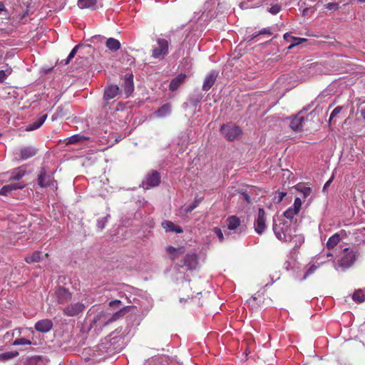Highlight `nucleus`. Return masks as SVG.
<instances>
[{"instance_id":"48","label":"nucleus","mask_w":365,"mask_h":365,"mask_svg":"<svg viewBox=\"0 0 365 365\" xmlns=\"http://www.w3.org/2000/svg\"><path fill=\"white\" fill-rule=\"evenodd\" d=\"M7 76L8 75L5 73L4 71L0 70V83H4Z\"/></svg>"},{"instance_id":"23","label":"nucleus","mask_w":365,"mask_h":365,"mask_svg":"<svg viewBox=\"0 0 365 365\" xmlns=\"http://www.w3.org/2000/svg\"><path fill=\"white\" fill-rule=\"evenodd\" d=\"M24 185L21 183H16L14 185H4L1 190H0V194L1 195H7L9 192H10L12 190H16L17 189H22L24 187Z\"/></svg>"},{"instance_id":"11","label":"nucleus","mask_w":365,"mask_h":365,"mask_svg":"<svg viewBox=\"0 0 365 365\" xmlns=\"http://www.w3.org/2000/svg\"><path fill=\"white\" fill-rule=\"evenodd\" d=\"M125 93L129 96L134 91L133 75L132 73H126L124 77V81L122 85Z\"/></svg>"},{"instance_id":"33","label":"nucleus","mask_w":365,"mask_h":365,"mask_svg":"<svg viewBox=\"0 0 365 365\" xmlns=\"http://www.w3.org/2000/svg\"><path fill=\"white\" fill-rule=\"evenodd\" d=\"M201 200H202L201 198L195 197L194 202L185 208V212L187 214L190 213L192 210H194L199 205V204L201 202Z\"/></svg>"},{"instance_id":"36","label":"nucleus","mask_w":365,"mask_h":365,"mask_svg":"<svg viewBox=\"0 0 365 365\" xmlns=\"http://www.w3.org/2000/svg\"><path fill=\"white\" fill-rule=\"evenodd\" d=\"M80 46H81L79 44H78L71 50V51L70 52V53L68 56L67 58L65 60V63H64L65 65L68 64L69 62L71 61V59L73 58H74V56H76V54L77 53V51L80 48Z\"/></svg>"},{"instance_id":"9","label":"nucleus","mask_w":365,"mask_h":365,"mask_svg":"<svg viewBox=\"0 0 365 365\" xmlns=\"http://www.w3.org/2000/svg\"><path fill=\"white\" fill-rule=\"evenodd\" d=\"M197 264V257L195 254H187L184 259L180 261L178 266L180 267H187L188 269H195Z\"/></svg>"},{"instance_id":"41","label":"nucleus","mask_w":365,"mask_h":365,"mask_svg":"<svg viewBox=\"0 0 365 365\" xmlns=\"http://www.w3.org/2000/svg\"><path fill=\"white\" fill-rule=\"evenodd\" d=\"M301 207H302V200H301V199L299 197H296L295 200H294V204L292 206V207L294 210H297L299 212L300 209H301Z\"/></svg>"},{"instance_id":"57","label":"nucleus","mask_w":365,"mask_h":365,"mask_svg":"<svg viewBox=\"0 0 365 365\" xmlns=\"http://www.w3.org/2000/svg\"><path fill=\"white\" fill-rule=\"evenodd\" d=\"M198 306H202L203 305V303L204 302H200V300L198 302H195Z\"/></svg>"},{"instance_id":"34","label":"nucleus","mask_w":365,"mask_h":365,"mask_svg":"<svg viewBox=\"0 0 365 365\" xmlns=\"http://www.w3.org/2000/svg\"><path fill=\"white\" fill-rule=\"evenodd\" d=\"M292 39L293 40L294 43H292L291 45L288 46L287 48L289 50L292 49L293 48L301 44L303 42L307 41V39L304 38L292 37Z\"/></svg>"},{"instance_id":"19","label":"nucleus","mask_w":365,"mask_h":365,"mask_svg":"<svg viewBox=\"0 0 365 365\" xmlns=\"http://www.w3.org/2000/svg\"><path fill=\"white\" fill-rule=\"evenodd\" d=\"M161 225L166 232H174L176 233H182L183 232L181 227L175 225L173 222L169 220L163 221Z\"/></svg>"},{"instance_id":"58","label":"nucleus","mask_w":365,"mask_h":365,"mask_svg":"<svg viewBox=\"0 0 365 365\" xmlns=\"http://www.w3.org/2000/svg\"><path fill=\"white\" fill-rule=\"evenodd\" d=\"M330 182H331V181H330V180L327 181V182L325 183L324 188H325V187H327V186H329V184H330Z\"/></svg>"},{"instance_id":"18","label":"nucleus","mask_w":365,"mask_h":365,"mask_svg":"<svg viewBox=\"0 0 365 365\" xmlns=\"http://www.w3.org/2000/svg\"><path fill=\"white\" fill-rule=\"evenodd\" d=\"M187 76L183 73L179 74L178 76L171 80L169 85V90L175 91L185 82Z\"/></svg>"},{"instance_id":"16","label":"nucleus","mask_w":365,"mask_h":365,"mask_svg":"<svg viewBox=\"0 0 365 365\" xmlns=\"http://www.w3.org/2000/svg\"><path fill=\"white\" fill-rule=\"evenodd\" d=\"M120 93V88L117 85L108 86L104 91L103 100L108 101L114 98Z\"/></svg>"},{"instance_id":"27","label":"nucleus","mask_w":365,"mask_h":365,"mask_svg":"<svg viewBox=\"0 0 365 365\" xmlns=\"http://www.w3.org/2000/svg\"><path fill=\"white\" fill-rule=\"evenodd\" d=\"M171 112V105L169 103L163 104L158 110L156 111V115L158 117H165L167 115L170 114Z\"/></svg>"},{"instance_id":"7","label":"nucleus","mask_w":365,"mask_h":365,"mask_svg":"<svg viewBox=\"0 0 365 365\" xmlns=\"http://www.w3.org/2000/svg\"><path fill=\"white\" fill-rule=\"evenodd\" d=\"M265 215L266 213L264 210L263 208H259L257 217L254 223L255 230L259 235H262L267 227Z\"/></svg>"},{"instance_id":"32","label":"nucleus","mask_w":365,"mask_h":365,"mask_svg":"<svg viewBox=\"0 0 365 365\" xmlns=\"http://www.w3.org/2000/svg\"><path fill=\"white\" fill-rule=\"evenodd\" d=\"M352 299L356 302L362 303L365 301V294L363 291L358 290L353 294Z\"/></svg>"},{"instance_id":"56","label":"nucleus","mask_w":365,"mask_h":365,"mask_svg":"<svg viewBox=\"0 0 365 365\" xmlns=\"http://www.w3.org/2000/svg\"><path fill=\"white\" fill-rule=\"evenodd\" d=\"M29 364H31V365H36V359H31L29 361Z\"/></svg>"},{"instance_id":"39","label":"nucleus","mask_w":365,"mask_h":365,"mask_svg":"<svg viewBox=\"0 0 365 365\" xmlns=\"http://www.w3.org/2000/svg\"><path fill=\"white\" fill-rule=\"evenodd\" d=\"M319 268V266L316 264H312L309 266V267L307 269V272H305L302 279H306L308 277H309L311 274H312L317 269Z\"/></svg>"},{"instance_id":"13","label":"nucleus","mask_w":365,"mask_h":365,"mask_svg":"<svg viewBox=\"0 0 365 365\" xmlns=\"http://www.w3.org/2000/svg\"><path fill=\"white\" fill-rule=\"evenodd\" d=\"M53 327V322L51 319H45L37 322L35 324V329L38 331L46 333Z\"/></svg>"},{"instance_id":"3","label":"nucleus","mask_w":365,"mask_h":365,"mask_svg":"<svg viewBox=\"0 0 365 365\" xmlns=\"http://www.w3.org/2000/svg\"><path fill=\"white\" fill-rule=\"evenodd\" d=\"M86 305L81 302L71 303L62 309L64 316L68 317H78L86 310Z\"/></svg>"},{"instance_id":"2","label":"nucleus","mask_w":365,"mask_h":365,"mask_svg":"<svg viewBox=\"0 0 365 365\" xmlns=\"http://www.w3.org/2000/svg\"><path fill=\"white\" fill-rule=\"evenodd\" d=\"M157 46H153L151 51V56L154 58L163 59L169 53V42L167 39L158 38Z\"/></svg>"},{"instance_id":"31","label":"nucleus","mask_w":365,"mask_h":365,"mask_svg":"<svg viewBox=\"0 0 365 365\" xmlns=\"http://www.w3.org/2000/svg\"><path fill=\"white\" fill-rule=\"evenodd\" d=\"M25 170H22L21 168L16 169L12 175L10 177L11 180H19L22 178L25 175Z\"/></svg>"},{"instance_id":"43","label":"nucleus","mask_w":365,"mask_h":365,"mask_svg":"<svg viewBox=\"0 0 365 365\" xmlns=\"http://www.w3.org/2000/svg\"><path fill=\"white\" fill-rule=\"evenodd\" d=\"M281 10V6L278 4H275V5H273L270 8H269V11L272 14H278Z\"/></svg>"},{"instance_id":"38","label":"nucleus","mask_w":365,"mask_h":365,"mask_svg":"<svg viewBox=\"0 0 365 365\" xmlns=\"http://www.w3.org/2000/svg\"><path fill=\"white\" fill-rule=\"evenodd\" d=\"M14 346H19V345H31V341L25 338H19L16 339L12 344Z\"/></svg>"},{"instance_id":"55","label":"nucleus","mask_w":365,"mask_h":365,"mask_svg":"<svg viewBox=\"0 0 365 365\" xmlns=\"http://www.w3.org/2000/svg\"><path fill=\"white\" fill-rule=\"evenodd\" d=\"M361 115L365 120V108L361 110Z\"/></svg>"},{"instance_id":"25","label":"nucleus","mask_w":365,"mask_h":365,"mask_svg":"<svg viewBox=\"0 0 365 365\" xmlns=\"http://www.w3.org/2000/svg\"><path fill=\"white\" fill-rule=\"evenodd\" d=\"M106 47L111 51H116L120 48V43L114 38H109L106 42Z\"/></svg>"},{"instance_id":"21","label":"nucleus","mask_w":365,"mask_h":365,"mask_svg":"<svg viewBox=\"0 0 365 365\" xmlns=\"http://www.w3.org/2000/svg\"><path fill=\"white\" fill-rule=\"evenodd\" d=\"M167 252L170 255L171 260L174 261L179 255L185 253L183 247L175 248L173 246H168L166 248Z\"/></svg>"},{"instance_id":"29","label":"nucleus","mask_w":365,"mask_h":365,"mask_svg":"<svg viewBox=\"0 0 365 365\" xmlns=\"http://www.w3.org/2000/svg\"><path fill=\"white\" fill-rule=\"evenodd\" d=\"M41 259V252L35 251L31 255L25 257V261L27 263L38 262Z\"/></svg>"},{"instance_id":"51","label":"nucleus","mask_w":365,"mask_h":365,"mask_svg":"<svg viewBox=\"0 0 365 365\" xmlns=\"http://www.w3.org/2000/svg\"><path fill=\"white\" fill-rule=\"evenodd\" d=\"M286 195V192H279L278 193V195H277V198H278V200L277 202H280L281 201H282V200L284 199V197H285Z\"/></svg>"},{"instance_id":"1","label":"nucleus","mask_w":365,"mask_h":365,"mask_svg":"<svg viewBox=\"0 0 365 365\" xmlns=\"http://www.w3.org/2000/svg\"><path fill=\"white\" fill-rule=\"evenodd\" d=\"M273 231L275 236L282 241L289 242L294 237L298 239L299 244L304 242V237L297 235L296 233V227L292 226L291 222L280 220L279 223H273Z\"/></svg>"},{"instance_id":"49","label":"nucleus","mask_w":365,"mask_h":365,"mask_svg":"<svg viewBox=\"0 0 365 365\" xmlns=\"http://www.w3.org/2000/svg\"><path fill=\"white\" fill-rule=\"evenodd\" d=\"M120 304H121V302L120 300L115 299V300L110 301L109 302V306L111 307H118Z\"/></svg>"},{"instance_id":"44","label":"nucleus","mask_w":365,"mask_h":365,"mask_svg":"<svg viewBox=\"0 0 365 365\" xmlns=\"http://www.w3.org/2000/svg\"><path fill=\"white\" fill-rule=\"evenodd\" d=\"M324 7L329 10L336 11L339 9V4L336 3H328L324 5Z\"/></svg>"},{"instance_id":"40","label":"nucleus","mask_w":365,"mask_h":365,"mask_svg":"<svg viewBox=\"0 0 365 365\" xmlns=\"http://www.w3.org/2000/svg\"><path fill=\"white\" fill-rule=\"evenodd\" d=\"M342 106H337L333 110L329 119V124L331 123L332 119L340 113V112L342 110Z\"/></svg>"},{"instance_id":"42","label":"nucleus","mask_w":365,"mask_h":365,"mask_svg":"<svg viewBox=\"0 0 365 365\" xmlns=\"http://www.w3.org/2000/svg\"><path fill=\"white\" fill-rule=\"evenodd\" d=\"M212 231L216 234L218 237L220 242H222L224 240L223 233L220 227H215L212 229Z\"/></svg>"},{"instance_id":"20","label":"nucleus","mask_w":365,"mask_h":365,"mask_svg":"<svg viewBox=\"0 0 365 365\" xmlns=\"http://www.w3.org/2000/svg\"><path fill=\"white\" fill-rule=\"evenodd\" d=\"M36 154V150L33 147H25L20 150V158L27 160Z\"/></svg>"},{"instance_id":"8","label":"nucleus","mask_w":365,"mask_h":365,"mask_svg":"<svg viewBox=\"0 0 365 365\" xmlns=\"http://www.w3.org/2000/svg\"><path fill=\"white\" fill-rule=\"evenodd\" d=\"M160 183V175L156 170H152L148 173L145 180L143 182V185L146 188L153 187L159 185Z\"/></svg>"},{"instance_id":"47","label":"nucleus","mask_w":365,"mask_h":365,"mask_svg":"<svg viewBox=\"0 0 365 365\" xmlns=\"http://www.w3.org/2000/svg\"><path fill=\"white\" fill-rule=\"evenodd\" d=\"M241 195L243 197V199L248 203H251L252 202V200H251V197L250 196V195L246 192V191H244V192H241Z\"/></svg>"},{"instance_id":"10","label":"nucleus","mask_w":365,"mask_h":365,"mask_svg":"<svg viewBox=\"0 0 365 365\" xmlns=\"http://www.w3.org/2000/svg\"><path fill=\"white\" fill-rule=\"evenodd\" d=\"M53 178L51 175H47L44 168H42L38 176V184L41 187H47L53 185Z\"/></svg>"},{"instance_id":"46","label":"nucleus","mask_w":365,"mask_h":365,"mask_svg":"<svg viewBox=\"0 0 365 365\" xmlns=\"http://www.w3.org/2000/svg\"><path fill=\"white\" fill-rule=\"evenodd\" d=\"M301 192H302L304 197H307L311 194L312 190L309 187H304L301 190Z\"/></svg>"},{"instance_id":"5","label":"nucleus","mask_w":365,"mask_h":365,"mask_svg":"<svg viewBox=\"0 0 365 365\" xmlns=\"http://www.w3.org/2000/svg\"><path fill=\"white\" fill-rule=\"evenodd\" d=\"M53 297L58 304H64L71 299L72 293L68 289L58 286L54 289Z\"/></svg>"},{"instance_id":"52","label":"nucleus","mask_w":365,"mask_h":365,"mask_svg":"<svg viewBox=\"0 0 365 365\" xmlns=\"http://www.w3.org/2000/svg\"><path fill=\"white\" fill-rule=\"evenodd\" d=\"M0 11H7L2 1H0Z\"/></svg>"},{"instance_id":"61","label":"nucleus","mask_w":365,"mask_h":365,"mask_svg":"<svg viewBox=\"0 0 365 365\" xmlns=\"http://www.w3.org/2000/svg\"><path fill=\"white\" fill-rule=\"evenodd\" d=\"M359 1H361V2H364L365 1V0H359Z\"/></svg>"},{"instance_id":"28","label":"nucleus","mask_w":365,"mask_h":365,"mask_svg":"<svg viewBox=\"0 0 365 365\" xmlns=\"http://www.w3.org/2000/svg\"><path fill=\"white\" fill-rule=\"evenodd\" d=\"M340 241V236L339 234L336 233L334 235H333L332 236H331L327 242V247L328 250H331L333 248H334L337 244Z\"/></svg>"},{"instance_id":"59","label":"nucleus","mask_w":365,"mask_h":365,"mask_svg":"<svg viewBox=\"0 0 365 365\" xmlns=\"http://www.w3.org/2000/svg\"><path fill=\"white\" fill-rule=\"evenodd\" d=\"M256 299L257 298L255 297H252L251 299H250V301H251V300L255 301V300H256Z\"/></svg>"},{"instance_id":"22","label":"nucleus","mask_w":365,"mask_h":365,"mask_svg":"<svg viewBox=\"0 0 365 365\" xmlns=\"http://www.w3.org/2000/svg\"><path fill=\"white\" fill-rule=\"evenodd\" d=\"M46 118H47L46 114L41 115L36 121L33 122L32 123L29 124L26 126V130L31 131V130H34L38 129L43 125V123L45 122Z\"/></svg>"},{"instance_id":"17","label":"nucleus","mask_w":365,"mask_h":365,"mask_svg":"<svg viewBox=\"0 0 365 365\" xmlns=\"http://www.w3.org/2000/svg\"><path fill=\"white\" fill-rule=\"evenodd\" d=\"M70 114L69 106H59L56 112L52 115V120H56L58 118H68V115Z\"/></svg>"},{"instance_id":"54","label":"nucleus","mask_w":365,"mask_h":365,"mask_svg":"<svg viewBox=\"0 0 365 365\" xmlns=\"http://www.w3.org/2000/svg\"><path fill=\"white\" fill-rule=\"evenodd\" d=\"M202 98V95L197 96V97L195 99V103H199L201 101Z\"/></svg>"},{"instance_id":"15","label":"nucleus","mask_w":365,"mask_h":365,"mask_svg":"<svg viewBox=\"0 0 365 365\" xmlns=\"http://www.w3.org/2000/svg\"><path fill=\"white\" fill-rule=\"evenodd\" d=\"M217 77V72L215 71H212L208 75H207L202 85V90L205 91H209L214 85Z\"/></svg>"},{"instance_id":"6","label":"nucleus","mask_w":365,"mask_h":365,"mask_svg":"<svg viewBox=\"0 0 365 365\" xmlns=\"http://www.w3.org/2000/svg\"><path fill=\"white\" fill-rule=\"evenodd\" d=\"M356 252L349 248L343 250L342 256L339 260L338 264L342 268L350 267L356 261Z\"/></svg>"},{"instance_id":"60","label":"nucleus","mask_w":365,"mask_h":365,"mask_svg":"<svg viewBox=\"0 0 365 365\" xmlns=\"http://www.w3.org/2000/svg\"><path fill=\"white\" fill-rule=\"evenodd\" d=\"M327 256L328 257H331V256H332V255L331 254H328Z\"/></svg>"},{"instance_id":"30","label":"nucleus","mask_w":365,"mask_h":365,"mask_svg":"<svg viewBox=\"0 0 365 365\" xmlns=\"http://www.w3.org/2000/svg\"><path fill=\"white\" fill-rule=\"evenodd\" d=\"M86 138L81 135H73L68 138L66 140V145L76 144L85 140Z\"/></svg>"},{"instance_id":"24","label":"nucleus","mask_w":365,"mask_h":365,"mask_svg":"<svg viewBox=\"0 0 365 365\" xmlns=\"http://www.w3.org/2000/svg\"><path fill=\"white\" fill-rule=\"evenodd\" d=\"M129 308V307H125L119 311L116 312L109 319H108V321L105 323V325L113 323V322L119 319L120 317H123Z\"/></svg>"},{"instance_id":"26","label":"nucleus","mask_w":365,"mask_h":365,"mask_svg":"<svg viewBox=\"0 0 365 365\" xmlns=\"http://www.w3.org/2000/svg\"><path fill=\"white\" fill-rule=\"evenodd\" d=\"M96 0H78V6L81 9H95L96 7Z\"/></svg>"},{"instance_id":"53","label":"nucleus","mask_w":365,"mask_h":365,"mask_svg":"<svg viewBox=\"0 0 365 365\" xmlns=\"http://www.w3.org/2000/svg\"><path fill=\"white\" fill-rule=\"evenodd\" d=\"M2 356L4 359H8L11 357V354L10 353H4L2 354Z\"/></svg>"},{"instance_id":"4","label":"nucleus","mask_w":365,"mask_h":365,"mask_svg":"<svg viewBox=\"0 0 365 365\" xmlns=\"http://www.w3.org/2000/svg\"><path fill=\"white\" fill-rule=\"evenodd\" d=\"M220 130L225 138L229 141L234 140L242 133L240 127L231 123L223 124L221 126Z\"/></svg>"},{"instance_id":"35","label":"nucleus","mask_w":365,"mask_h":365,"mask_svg":"<svg viewBox=\"0 0 365 365\" xmlns=\"http://www.w3.org/2000/svg\"><path fill=\"white\" fill-rule=\"evenodd\" d=\"M298 213L299 212L297 210H294L292 207H290L284 212V216L289 220H292Z\"/></svg>"},{"instance_id":"14","label":"nucleus","mask_w":365,"mask_h":365,"mask_svg":"<svg viewBox=\"0 0 365 365\" xmlns=\"http://www.w3.org/2000/svg\"><path fill=\"white\" fill-rule=\"evenodd\" d=\"M226 223L227 226V229L231 231H235V232H238V229H240V232L242 231L240 228V220L235 215L230 216L226 220Z\"/></svg>"},{"instance_id":"45","label":"nucleus","mask_w":365,"mask_h":365,"mask_svg":"<svg viewBox=\"0 0 365 365\" xmlns=\"http://www.w3.org/2000/svg\"><path fill=\"white\" fill-rule=\"evenodd\" d=\"M16 333L20 334V330L15 329L11 331L6 332L4 335V339H9L10 338L13 337Z\"/></svg>"},{"instance_id":"37","label":"nucleus","mask_w":365,"mask_h":365,"mask_svg":"<svg viewBox=\"0 0 365 365\" xmlns=\"http://www.w3.org/2000/svg\"><path fill=\"white\" fill-rule=\"evenodd\" d=\"M266 34L268 36H271L272 34V30L270 28H264L260 30L258 33H255L252 34L251 40L255 38L259 35Z\"/></svg>"},{"instance_id":"50","label":"nucleus","mask_w":365,"mask_h":365,"mask_svg":"<svg viewBox=\"0 0 365 365\" xmlns=\"http://www.w3.org/2000/svg\"><path fill=\"white\" fill-rule=\"evenodd\" d=\"M292 37H293V36H291L290 33H285L283 36L284 39L287 41H293V40L292 39Z\"/></svg>"},{"instance_id":"12","label":"nucleus","mask_w":365,"mask_h":365,"mask_svg":"<svg viewBox=\"0 0 365 365\" xmlns=\"http://www.w3.org/2000/svg\"><path fill=\"white\" fill-rule=\"evenodd\" d=\"M304 122V116L302 115L301 113H299L297 115H296L291 119L289 124L290 128L296 132L302 131Z\"/></svg>"}]
</instances>
